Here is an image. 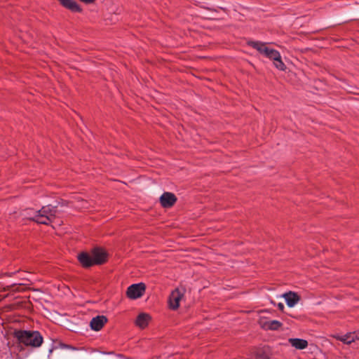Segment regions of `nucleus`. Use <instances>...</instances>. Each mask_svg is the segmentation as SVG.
I'll use <instances>...</instances> for the list:
<instances>
[{
	"mask_svg": "<svg viewBox=\"0 0 359 359\" xmlns=\"http://www.w3.org/2000/svg\"><path fill=\"white\" fill-rule=\"evenodd\" d=\"M289 341L292 346L297 349H304L308 346L307 341L302 339H290Z\"/></svg>",
	"mask_w": 359,
	"mask_h": 359,
	"instance_id": "ddd939ff",
	"label": "nucleus"
},
{
	"mask_svg": "<svg viewBox=\"0 0 359 359\" xmlns=\"http://www.w3.org/2000/svg\"><path fill=\"white\" fill-rule=\"evenodd\" d=\"M282 297L285 299L287 305L289 307H293L299 302V297L293 292H289L283 294Z\"/></svg>",
	"mask_w": 359,
	"mask_h": 359,
	"instance_id": "9d476101",
	"label": "nucleus"
},
{
	"mask_svg": "<svg viewBox=\"0 0 359 359\" xmlns=\"http://www.w3.org/2000/svg\"><path fill=\"white\" fill-rule=\"evenodd\" d=\"M79 261L83 267H90L93 265L102 264L107 260V253L100 248H95L92 250L91 253L82 252L77 256Z\"/></svg>",
	"mask_w": 359,
	"mask_h": 359,
	"instance_id": "f257e3e1",
	"label": "nucleus"
},
{
	"mask_svg": "<svg viewBox=\"0 0 359 359\" xmlns=\"http://www.w3.org/2000/svg\"><path fill=\"white\" fill-rule=\"evenodd\" d=\"M145 285L142 283L133 284L128 287L127 296L133 299L141 297L145 291Z\"/></svg>",
	"mask_w": 359,
	"mask_h": 359,
	"instance_id": "20e7f679",
	"label": "nucleus"
},
{
	"mask_svg": "<svg viewBox=\"0 0 359 359\" xmlns=\"http://www.w3.org/2000/svg\"><path fill=\"white\" fill-rule=\"evenodd\" d=\"M15 336L20 343L25 346L39 347L43 342V337L36 331H18L15 332Z\"/></svg>",
	"mask_w": 359,
	"mask_h": 359,
	"instance_id": "7ed1b4c3",
	"label": "nucleus"
},
{
	"mask_svg": "<svg viewBox=\"0 0 359 359\" xmlns=\"http://www.w3.org/2000/svg\"><path fill=\"white\" fill-rule=\"evenodd\" d=\"M13 307H14L13 304L5 306H4V308L1 307V312L4 311V310H6V311L11 310V309H13Z\"/></svg>",
	"mask_w": 359,
	"mask_h": 359,
	"instance_id": "aec40b11",
	"label": "nucleus"
},
{
	"mask_svg": "<svg viewBox=\"0 0 359 359\" xmlns=\"http://www.w3.org/2000/svg\"><path fill=\"white\" fill-rule=\"evenodd\" d=\"M65 8L74 12H80L81 11L77 3L72 0H57Z\"/></svg>",
	"mask_w": 359,
	"mask_h": 359,
	"instance_id": "f8f14e48",
	"label": "nucleus"
},
{
	"mask_svg": "<svg viewBox=\"0 0 359 359\" xmlns=\"http://www.w3.org/2000/svg\"><path fill=\"white\" fill-rule=\"evenodd\" d=\"M1 299H2L3 297H5V296H3V294H1Z\"/></svg>",
	"mask_w": 359,
	"mask_h": 359,
	"instance_id": "393cba45",
	"label": "nucleus"
},
{
	"mask_svg": "<svg viewBox=\"0 0 359 359\" xmlns=\"http://www.w3.org/2000/svg\"><path fill=\"white\" fill-rule=\"evenodd\" d=\"M273 48H270L269 46H266V50L264 53V55L269 57L270 55L271 50H272Z\"/></svg>",
	"mask_w": 359,
	"mask_h": 359,
	"instance_id": "412c9836",
	"label": "nucleus"
},
{
	"mask_svg": "<svg viewBox=\"0 0 359 359\" xmlns=\"http://www.w3.org/2000/svg\"><path fill=\"white\" fill-rule=\"evenodd\" d=\"M280 57V54L278 50L275 49H272V50H271L270 55L269 57V59L273 60L274 61L277 60V59H279Z\"/></svg>",
	"mask_w": 359,
	"mask_h": 359,
	"instance_id": "f3484780",
	"label": "nucleus"
},
{
	"mask_svg": "<svg viewBox=\"0 0 359 359\" xmlns=\"http://www.w3.org/2000/svg\"><path fill=\"white\" fill-rule=\"evenodd\" d=\"M269 354L266 353V352H263V353H258L257 355L256 359H269Z\"/></svg>",
	"mask_w": 359,
	"mask_h": 359,
	"instance_id": "a211bd4d",
	"label": "nucleus"
},
{
	"mask_svg": "<svg viewBox=\"0 0 359 359\" xmlns=\"http://www.w3.org/2000/svg\"><path fill=\"white\" fill-rule=\"evenodd\" d=\"M273 64L276 67L280 70L283 71L285 69V65L281 60V57L279 59H277V60H274Z\"/></svg>",
	"mask_w": 359,
	"mask_h": 359,
	"instance_id": "dca6fc26",
	"label": "nucleus"
},
{
	"mask_svg": "<svg viewBox=\"0 0 359 359\" xmlns=\"http://www.w3.org/2000/svg\"><path fill=\"white\" fill-rule=\"evenodd\" d=\"M273 48H270L269 46H266V50L264 53V55L269 57L270 55L271 50H272Z\"/></svg>",
	"mask_w": 359,
	"mask_h": 359,
	"instance_id": "4be33fe9",
	"label": "nucleus"
},
{
	"mask_svg": "<svg viewBox=\"0 0 359 359\" xmlns=\"http://www.w3.org/2000/svg\"><path fill=\"white\" fill-rule=\"evenodd\" d=\"M277 306L280 311H283L284 309V304L283 303H278L277 304Z\"/></svg>",
	"mask_w": 359,
	"mask_h": 359,
	"instance_id": "5701e85b",
	"label": "nucleus"
},
{
	"mask_svg": "<svg viewBox=\"0 0 359 359\" xmlns=\"http://www.w3.org/2000/svg\"><path fill=\"white\" fill-rule=\"evenodd\" d=\"M80 1L82 2H84L86 4H89V3H92L93 1H94V0H80Z\"/></svg>",
	"mask_w": 359,
	"mask_h": 359,
	"instance_id": "b1692460",
	"label": "nucleus"
},
{
	"mask_svg": "<svg viewBox=\"0 0 359 359\" xmlns=\"http://www.w3.org/2000/svg\"><path fill=\"white\" fill-rule=\"evenodd\" d=\"M58 212L57 206L46 205L35 212L34 217L31 218L39 224L48 225L53 222Z\"/></svg>",
	"mask_w": 359,
	"mask_h": 359,
	"instance_id": "f03ea898",
	"label": "nucleus"
},
{
	"mask_svg": "<svg viewBox=\"0 0 359 359\" xmlns=\"http://www.w3.org/2000/svg\"><path fill=\"white\" fill-rule=\"evenodd\" d=\"M176 201L175 195L171 192H164L160 197L161 205L165 208L172 207Z\"/></svg>",
	"mask_w": 359,
	"mask_h": 359,
	"instance_id": "423d86ee",
	"label": "nucleus"
},
{
	"mask_svg": "<svg viewBox=\"0 0 359 359\" xmlns=\"http://www.w3.org/2000/svg\"><path fill=\"white\" fill-rule=\"evenodd\" d=\"M333 337L346 344H351L356 340H359V332H348L345 335H334Z\"/></svg>",
	"mask_w": 359,
	"mask_h": 359,
	"instance_id": "0eeeda50",
	"label": "nucleus"
},
{
	"mask_svg": "<svg viewBox=\"0 0 359 359\" xmlns=\"http://www.w3.org/2000/svg\"><path fill=\"white\" fill-rule=\"evenodd\" d=\"M259 323L262 328L271 330H276L282 325V323L276 320H261Z\"/></svg>",
	"mask_w": 359,
	"mask_h": 359,
	"instance_id": "1a4fd4ad",
	"label": "nucleus"
},
{
	"mask_svg": "<svg viewBox=\"0 0 359 359\" xmlns=\"http://www.w3.org/2000/svg\"><path fill=\"white\" fill-rule=\"evenodd\" d=\"M36 211H34L32 209H27V210H23L22 213V215L26 218V219H30V220H33L32 218L30 217H34V212Z\"/></svg>",
	"mask_w": 359,
	"mask_h": 359,
	"instance_id": "2eb2a0df",
	"label": "nucleus"
},
{
	"mask_svg": "<svg viewBox=\"0 0 359 359\" xmlns=\"http://www.w3.org/2000/svg\"><path fill=\"white\" fill-rule=\"evenodd\" d=\"M184 296V289L176 288L172 292L169 298L170 307L175 310L180 306V302Z\"/></svg>",
	"mask_w": 359,
	"mask_h": 359,
	"instance_id": "39448f33",
	"label": "nucleus"
},
{
	"mask_svg": "<svg viewBox=\"0 0 359 359\" xmlns=\"http://www.w3.org/2000/svg\"><path fill=\"white\" fill-rule=\"evenodd\" d=\"M107 322V318L104 316H97L93 318L90 323V326L93 330L99 331Z\"/></svg>",
	"mask_w": 359,
	"mask_h": 359,
	"instance_id": "6e6552de",
	"label": "nucleus"
},
{
	"mask_svg": "<svg viewBox=\"0 0 359 359\" xmlns=\"http://www.w3.org/2000/svg\"><path fill=\"white\" fill-rule=\"evenodd\" d=\"M18 288V286H16L15 285H10V286H7V287H4L3 288H1V292L3 291H6V290H12V291H15L17 290Z\"/></svg>",
	"mask_w": 359,
	"mask_h": 359,
	"instance_id": "6ab92c4d",
	"label": "nucleus"
},
{
	"mask_svg": "<svg viewBox=\"0 0 359 359\" xmlns=\"http://www.w3.org/2000/svg\"><path fill=\"white\" fill-rule=\"evenodd\" d=\"M150 320L151 317L149 314L142 313L139 314L138 316L137 317L135 324L140 328L144 329L148 325Z\"/></svg>",
	"mask_w": 359,
	"mask_h": 359,
	"instance_id": "9b49d317",
	"label": "nucleus"
},
{
	"mask_svg": "<svg viewBox=\"0 0 359 359\" xmlns=\"http://www.w3.org/2000/svg\"><path fill=\"white\" fill-rule=\"evenodd\" d=\"M248 43L250 46L257 50L260 53L263 55L267 46L266 43L260 41H250Z\"/></svg>",
	"mask_w": 359,
	"mask_h": 359,
	"instance_id": "4468645a",
	"label": "nucleus"
}]
</instances>
